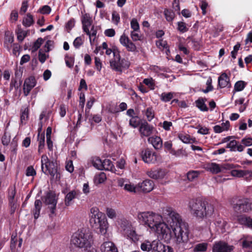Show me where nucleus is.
<instances>
[{"label": "nucleus", "instance_id": "nucleus-1", "mask_svg": "<svg viewBox=\"0 0 252 252\" xmlns=\"http://www.w3.org/2000/svg\"><path fill=\"white\" fill-rule=\"evenodd\" d=\"M139 222L148 227L152 232L162 236L170 231L164 220L170 225L179 243H187L189 240L188 224L183 221L180 215L172 207L166 206L162 210V216L151 211L140 212L137 215Z\"/></svg>", "mask_w": 252, "mask_h": 252}, {"label": "nucleus", "instance_id": "nucleus-2", "mask_svg": "<svg viewBox=\"0 0 252 252\" xmlns=\"http://www.w3.org/2000/svg\"><path fill=\"white\" fill-rule=\"evenodd\" d=\"M188 207L191 214L199 219H203L211 216L214 212V206L212 204L199 199L189 201Z\"/></svg>", "mask_w": 252, "mask_h": 252}, {"label": "nucleus", "instance_id": "nucleus-3", "mask_svg": "<svg viewBox=\"0 0 252 252\" xmlns=\"http://www.w3.org/2000/svg\"><path fill=\"white\" fill-rule=\"evenodd\" d=\"M89 216L92 227L98 230L100 234L105 235L108 227V223L105 215L97 207H94L90 209Z\"/></svg>", "mask_w": 252, "mask_h": 252}, {"label": "nucleus", "instance_id": "nucleus-4", "mask_svg": "<svg viewBox=\"0 0 252 252\" xmlns=\"http://www.w3.org/2000/svg\"><path fill=\"white\" fill-rule=\"evenodd\" d=\"M93 235L90 232L78 231L71 236V245L76 248L83 249L85 251L91 248L93 244Z\"/></svg>", "mask_w": 252, "mask_h": 252}, {"label": "nucleus", "instance_id": "nucleus-5", "mask_svg": "<svg viewBox=\"0 0 252 252\" xmlns=\"http://www.w3.org/2000/svg\"><path fill=\"white\" fill-rule=\"evenodd\" d=\"M41 169L46 175H49L52 178H59L57 170V163L55 159H50L47 155H43L41 158Z\"/></svg>", "mask_w": 252, "mask_h": 252}, {"label": "nucleus", "instance_id": "nucleus-6", "mask_svg": "<svg viewBox=\"0 0 252 252\" xmlns=\"http://www.w3.org/2000/svg\"><path fill=\"white\" fill-rule=\"evenodd\" d=\"M110 65L113 70L121 72L123 69L129 67L130 62L126 59H121L119 51H114V58L110 61Z\"/></svg>", "mask_w": 252, "mask_h": 252}, {"label": "nucleus", "instance_id": "nucleus-7", "mask_svg": "<svg viewBox=\"0 0 252 252\" xmlns=\"http://www.w3.org/2000/svg\"><path fill=\"white\" fill-rule=\"evenodd\" d=\"M43 201L46 205L48 206V208L50 209L51 212L50 217H52V215H55L56 208L58 202V198L56 194L51 191L47 192L44 197Z\"/></svg>", "mask_w": 252, "mask_h": 252}, {"label": "nucleus", "instance_id": "nucleus-8", "mask_svg": "<svg viewBox=\"0 0 252 252\" xmlns=\"http://www.w3.org/2000/svg\"><path fill=\"white\" fill-rule=\"evenodd\" d=\"M252 208V203L248 198L240 199L233 205L234 210L239 213L248 212L251 210Z\"/></svg>", "mask_w": 252, "mask_h": 252}, {"label": "nucleus", "instance_id": "nucleus-9", "mask_svg": "<svg viewBox=\"0 0 252 252\" xmlns=\"http://www.w3.org/2000/svg\"><path fill=\"white\" fill-rule=\"evenodd\" d=\"M141 156L145 163H154L157 161L156 153L148 148L144 149L141 151Z\"/></svg>", "mask_w": 252, "mask_h": 252}, {"label": "nucleus", "instance_id": "nucleus-10", "mask_svg": "<svg viewBox=\"0 0 252 252\" xmlns=\"http://www.w3.org/2000/svg\"><path fill=\"white\" fill-rule=\"evenodd\" d=\"M155 130V127L147 122L142 123L139 127V131L141 137H148L151 135Z\"/></svg>", "mask_w": 252, "mask_h": 252}, {"label": "nucleus", "instance_id": "nucleus-11", "mask_svg": "<svg viewBox=\"0 0 252 252\" xmlns=\"http://www.w3.org/2000/svg\"><path fill=\"white\" fill-rule=\"evenodd\" d=\"M160 242L158 240H154L150 242L148 240H145L141 244V249L143 251L156 252L158 246Z\"/></svg>", "mask_w": 252, "mask_h": 252}, {"label": "nucleus", "instance_id": "nucleus-12", "mask_svg": "<svg viewBox=\"0 0 252 252\" xmlns=\"http://www.w3.org/2000/svg\"><path fill=\"white\" fill-rule=\"evenodd\" d=\"M154 181L149 179L145 180L137 184L139 192H149L154 189Z\"/></svg>", "mask_w": 252, "mask_h": 252}, {"label": "nucleus", "instance_id": "nucleus-13", "mask_svg": "<svg viewBox=\"0 0 252 252\" xmlns=\"http://www.w3.org/2000/svg\"><path fill=\"white\" fill-rule=\"evenodd\" d=\"M166 174V170L162 169H152L147 172V174L150 178L156 180L163 179Z\"/></svg>", "mask_w": 252, "mask_h": 252}, {"label": "nucleus", "instance_id": "nucleus-14", "mask_svg": "<svg viewBox=\"0 0 252 252\" xmlns=\"http://www.w3.org/2000/svg\"><path fill=\"white\" fill-rule=\"evenodd\" d=\"M232 246H230L224 242L220 241L216 243L213 248V252H231Z\"/></svg>", "mask_w": 252, "mask_h": 252}, {"label": "nucleus", "instance_id": "nucleus-15", "mask_svg": "<svg viewBox=\"0 0 252 252\" xmlns=\"http://www.w3.org/2000/svg\"><path fill=\"white\" fill-rule=\"evenodd\" d=\"M36 85V81L33 77H30L26 79L23 85V92L25 96L30 94L32 89Z\"/></svg>", "mask_w": 252, "mask_h": 252}, {"label": "nucleus", "instance_id": "nucleus-16", "mask_svg": "<svg viewBox=\"0 0 252 252\" xmlns=\"http://www.w3.org/2000/svg\"><path fill=\"white\" fill-rule=\"evenodd\" d=\"M81 22L83 31L89 32V28H90L93 25L92 17L90 14H83L81 17Z\"/></svg>", "mask_w": 252, "mask_h": 252}, {"label": "nucleus", "instance_id": "nucleus-17", "mask_svg": "<svg viewBox=\"0 0 252 252\" xmlns=\"http://www.w3.org/2000/svg\"><path fill=\"white\" fill-rule=\"evenodd\" d=\"M16 188L15 186H11L8 189V196L9 204L11 207V210L14 212L16 209V200L15 198L16 194Z\"/></svg>", "mask_w": 252, "mask_h": 252}, {"label": "nucleus", "instance_id": "nucleus-18", "mask_svg": "<svg viewBox=\"0 0 252 252\" xmlns=\"http://www.w3.org/2000/svg\"><path fill=\"white\" fill-rule=\"evenodd\" d=\"M203 168L213 174H218L221 172L220 165L215 162H207L204 165Z\"/></svg>", "mask_w": 252, "mask_h": 252}, {"label": "nucleus", "instance_id": "nucleus-19", "mask_svg": "<svg viewBox=\"0 0 252 252\" xmlns=\"http://www.w3.org/2000/svg\"><path fill=\"white\" fill-rule=\"evenodd\" d=\"M124 236L126 237L127 239H129L131 241L136 243L138 241L141 237V235L138 234L135 231L134 228L132 227L124 234H123Z\"/></svg>", "mask_w": 252, "mask_h": 252}, {"label": "nucleus", "instance_id": "nucleus-20", "mask_svg": "<svg viewBox=\"0 0 252 252\" xmlns=\"http://www.w3.org/2000/svg\"><path fill=\"white\" fill-rule=\"evenodd\" d=\"M80 191L77 190H72L68 192L65 195L64 204L65 206H69L72 204V200L80 195Z\"/></svg>", "mask_w": 252, "mask_h": 252}, {"label": "nucleus", "instance_id": "nucleus-21", "mask_svg": "<svg viewBox=\"0 0 252 252\" xmlns=\"http://www.w3.org/2000/svg\"><path fill=\"white\" fill-rule=\"evenodd\" d=\"M238 142L235 140H231L226 145V148L230 149L231 152L237 151L242 152L244 150V146L241 144H238Z\"/></svg>", "mask_w": 252, "mask_h": 252}, {"label": "nucleus", "instance_id": "nucleus-22", "mask_svg": "<svg viewBox=\"0 0 252 252\" xmlns=\"http://www.w3.org/2000/svg\"><path fill=\"white\" fill-rule=\"evenodd\" d=\"M101 252H118L117 249L111 242H105L100 247Z\"/></svg>", "mask_w": 252, "mask_h": 252}, {"label": "nucleus", "instance_id": "nucleus-23", "mask_svg": "<svg viewBox=\"0 0 252 252\" xmlns=\"http://www.w3.org/2000/svg\"><path fill=\"white\" fill-rule=\"evenodd\" d=\"M238 222L252 229V218L246 216H240L238 218Z\"/></svg>", "mask_w": 252, "mask_h": 252}, {"label": "nucleus", "instance_id": "nucleus-24", "mask_svg": "<svg viewBox=\"0 0 252 252\" xmlns=\"http://www.w3.org/2000/svg\"><path fill=\"white\" fill-rule=\"evenodd\" d=\"M119 223L123 231V234H124L127 231L133 227L131 222L125 218L121 219L120 220Z\"/></svg>", "mask_w": 252, "mask_h": 252}, {"label": "nucleus", "instance_id": "nucleus-25", "mask_svg": "<svg viewBox=\"0 0 252 252\" xmlns=\"http://www.w3.org/2000/svg\"><path fill=\"white\" fill-rule=\"evenodd\" d=\"M229 83V78L225 73L221 74L218 78V86L220 88L227 87Z\"/></svg>", "mask_w": 252, "mask_h": 252}, {"label": "nucleus", "instance_id": "nucleus-26", "mask_svg": "<svg viewBox=\"0 0 252 252\" xmlns=\"http://www.w3.org/2000/svg\"><path fill=\"white\" fill-rule=\"evenodd\" d=\"M148 141L152 144L156 149H159L162 147V142L160 137H150L148 139Z\"/></svg>", "mask_w": 252, "mask_h": 252}, {"label": "nucleus", "instance_id": "nucleus-27", "mask_svg": "<svg viewBox=\"0 0 252 252\" xmlns=\"http://www.w3.org/2000/svg\"><path fill=\"white\" fill-rule=\"evenodd\" d=\"M91 28V30L89 28V32H84L88 35L89 36L90 42L91 45L94 43V40L96 37L97 34V28L94 25H93Z\"/></svg>", "mask_w": 252, "mask_h": 252}, {"label": "nucleus", "instance_id": "nucleus-28", "mask_svg": "<svg viewBox=\"0 0 252 252\" xmlns=\"http://www.w3.org/2000/svg\"><path fill=\"white\" fill-rule=\"evenodd\" d=\"M90 163H91L93 166L96 169L102 170V161L101 159L97 157H92L89 160Z\"/></svg>", "mask_w": 252, "mask_h": 252}, {"label": "nucleus", "instance_id": "nucleus-29", "mask_svg": "<svg viewBox=\"0 0 252 252\" xmlns=\"http://www.w3.org/2000/svg\"><path fill=\"white\" fill-rule=\"evenodd\" d=\"M102 170L110 171L112 172L116 173V170L110 159H105L102 161Z\"/></svg>", "mask_w": 252, "mask_h": 252}, {"label": "nucleus", "instance_id": "nucleus-30", "mask_svg": "<svg viewBox=\"0 0 252 252\" xmlns=\"http://www.w3.org/2000/svg\"><path fill=\"white\" fill-rule=\"evenodd\" d=\"M214 223L218 230H220L221 233L225 231L227 222L224 220L222 219H217Z\"/></svg>", "mask_w": 252, "mask_h": 252}, {"label": "nucleus", "instance_id": "nucleus-31", "mask_svg": "<svg viewBox=\"0 0 252 252\" xmlns=\"http://www.w3.org/2000/svg\"><path fill=\"white\" fill-rule=\"evenodd\" d=\"M37 141L38 142V152L39 154L43 152L45 146V135L44 133H40L39 131L37 135Z\"/></svg>", "mask_w": 252, "mask_h": 252}, {"label": "nucleus", "instance_id": "nucleus-32", "mask_svg": "<svg viewBox=\"0 0 252 252\" xmlns=\"http://www.w3.org/2000/svg\"><path fill=\"white\" fill-rule=\"evenodd\" d=\"M42 202L39 199L35 200L34 208L33 210V214L35 219H37L39 217Z\"/></svg>", "mask_w": 252, "mask_h": 252}, {"label": "nucleus", "instance_id": "nucleus-33", "mask_svg": "<svg viewBox=\"0 0 252 252\" xmlns=\"http://www.w3.org/2000/svg\"><path fill=\"white\" fill-rule=\"evenodd\" d=\"M207 99L205 98H199L195 101L196 106L202 111H207L208 108L207 107L205 102Z\"/></svg>", "mask_w": 252, "mask_h": 252}, {"label": "nucleus", "instance_id": "nucleus-34", "mask_svg": "<svg viewBox=\"0 0 252 252\" xmlns=\"http://www.w3.org/2000/svg\"><path fill=\"white\" fill-rule=\"evenodd\" d=\"M29 32V31H24L21 28H18L16 31L18 41L20 42L23 41L24 38L27 36Z\"/></svg>", "mask_w": 252, "mask_h": 252}, {"label": "nucleus", "instance_id": "nucleus-35", "mask_svg": "<svg viewBox=\"0 0 252 252\" xmlns=\"http://www.w3.org/2000/svg\"><path fill=\"white\" fill-rule=\"evenodd\" d=\"M33 23V17L30 13H28L23 20V25L26 27H30Z\"/></svg>", "mask_w": 252, "mask_h": 252}, {"label": "nucleus", "instance_id": "nucleus-36", "mask_svg": "<svg viewBox=\"0 0 252 252\" xmlns=\"http://www.w3.org/2000/svg\"><path fill=\"white\" fill-rule=\"evenodd\" d=\"M125 189L130 192L137 193L139 192L138 188H137V185L134 186L130 183L126 182V184L125 186Z\"/></svg>", "mask_w": 252, "mask_h": 252}, {"label": "nucleus", "instance_id": "nucleus-37", "mask_svg": "<svg viewBox=\"0 0 252 252\" xmlns=\"http://www.w3.org/2000/svg\"><path fill=\"white\" fill-rule=\"evenodd\" d=\"M106 179V176L104 173L101 172L98 174L95 175L94 177V182L95 184H101Z\"/></svg>", "mask_w": 252, "mask_h": 252}, {"label": "nucleus", "instance_id": "nucleus-38", "mask_svg": "<svg viewBox=\"0 0 252 252\" xmlns=\"http://www.w3.org/2000/svg\"><path fill=\"white\" fill-rule=\"evenodd\" d=\"M129 125L133 128H136L140 125V119L137 116L132 117L129 121Z\"/></svg>", "mask_w": 252, "mask_h": 252}, {"label": "nucleus", "instance_id": "nucleus-39", "mask_svg": "<svg viewBox=\"0 0 252 252\" xmlns=\"http://www.w3.org/2000/svg\"><path fill=\"white\" fill-rule=\"evenodd\" d=\"M173 93H163L160 95L161 101L166 102L169 101L173 97Z\"/></svg>", "mask_w": 252, "mask_h": 252}, {"label": "nucleus", "instance_id": "nucleus-40", "mask_svg": "<svg viewBox=\"0 0 252 252\" xmlns=\"http://www.w3.org/2000/svg\"><path fill=\"white\" fill-rule=\"evenodd\" d=\"M156 252H173V251L170 247L165 246L160 242Z\"/></svg>", "mask_w": 252, "mask_h": 252}, {"label": "nucleus", "instance_id": "nucleus-41", "mask_svg": "<svg viewBox=\"0 0 252 252\" xmlns=\"http://www.w3.org/2000/svg\"><path fill=\"white\" fill-rule=\"evenodd\" d=\"M200 172L199 171L192 170L188 172L187 178L189 181H193L199 175Z\"/></svg>", "mask_w": 252, "mask_h": 252}, {"label": "nucleus", "instance_id": "nucleus-42", "mask_svg": "<svg viewBox=\"0 0 252 252\" xmlns=\"http://www.w3.org/2000/svg\"><path fill=\"white\" fill-rule=\"evenodd\" d=\"M208 247V244L206 243H199L195 245L194 248V252H205Z\"/></svg>", "mask_w": 252, "mask_h": 252}, {"label": "nucleus", "instance_id": "nucleus-43", "mask_svg": "<svg viewBox=\"0 0 252 252\" xmlns=\"http://www.w3.org/2000/svg\"><path fill=\"white\" fill-rule=\"evenodd\" d=\"M246 84L243 81H238L234 85V90L235 92L242 91L245 88Z\"/></svg>", "mask_w": 252, "mask_h": 252}, {"label": "nucleus", "instance_id": "nucleus-44", "mask_svg": "<svg viewBox=\"0 0 252 252\" xmlns=\"http://www.w3.org/2000/svg\"><path fill=\"white\" fill-rule=\"evenodd\" d=\"M29 118V109L28 107L25 108L22 110L21 115V122L22 124H25Z\"/></svg>", "mask_w": 252, "mask_h": 252}, {"label": "nucleus", "instance_id": "nucleus-45", "mask_svg": "<svg viewBox=\"0 0 252 252\" xmlns=\"http://www.w3.org/2000/svg\"><path fill=\"white\" fill-rule=\"evenodd\" d=\"M145 115L147 120L151 122L155 117V112L152 107H148L145 111Z\"/></svg>", "mask_w": 252, "mask_h": 252}, {"label": "nucleus", "instance_id": "nucleus-46", "mask_svg": "<svg viewBox=\"0 0 252 252\" xmlns=\"http://www.w3.org/2000/svg\"><path fill=\"white\" fill-rule=\"evenodd\" d=\"M178 138L185 143H189L191 142L192 139L188 134L185 133H179L178 134Z\"/></svg>", "mask_w": 252, "mask_h": 252}, {"label": "nucleus", "instance_id": "nucleus-47", "mask_svg": "<svg viewBox=\"0 0 252 252\" xmlns=\"http://www.w3.org/2000/svg\"><path fill=\"white\" fill-rule=\"evenodd\" d=\"M165 18L168 22H171L175 16L174 13L171 10L165 9L164 11Z\"/></svg>", "mask_w": 252, "mask_h": 252}, {"label": "nucleus", "instance_id": "nucleus-48", "mask_svg": "<svg viewBox=\"0 0 252 252\" xmlns=\"http://www.w3.org/2000/svg\"><path fill=\"white\" fill-rule=\"evenodd\" d=\"M177 29L181 32L184 33L189 30V28L187 27V25L183 22H178L177 23Z\"/></svg>", "mask_w": 252, "mask_h": 252}, {"label": "nucleus", "instance_id": "nucleus-49", "mask_svg": "<svg viewBox=\"0 0 252 252\" xmlns=\"http://www.w3.org/2000/svg\"><path fill=\"white\" fill-rule=\"evenodd\" d=\"M164 147L166 150H167L168 151H171L170 153L172 154L175 155L176 156H179L178 153L179 152V151L176 152L175 151L172 150V144L171 141L165 142L164 143Z\"/></svg>", "mask_w": 252, "mask_h": 252}, {"label": "nucleus", "instance_id": "nucleus-50", "mask_svg": "<svg viewBox=\"0 0 252 252\" xmlns=\"http://www.w3.org/2000/svg\"><path fill=\"white\" fill-rule=\"evenodd\" d=\"M106 215L107 217L111 219H114L116 218L117 213L115 210L110 208H107L106 209Z\"/></svg>", "mask_w": 252, "mask_h": 252}, {"label": "nucleus", "instance_id": "nucleus-51", "mask_svg": "<svg viewBox=\"0 0 252 252\" xmlns=\"http://www.w3.org/2000/svg\"><path fill=\"white\" fill-rule=\"evenodd\" d=\"M126 48L127 50L129 52H134L136 50V47L135 45L132 43L130 40H128L124 46Z\"/></svg>", "mask_w": 252, "mask_h": 252}, {"label": "nucleus", "instance_id": "nucleus-52", "mask_svg": "<svg viewBox=\"0 0 252 252\" xmlns=\"http://www.w3.org/2000/svg\"><path fill=\"white\" fill-rule=\"evenodd\" d=\"M10 135L9 134L5 132L1 138V143L4 146H7L10 141Z\"/></svg>", "mask_w": 252, "mask_h": 252}, {"label": "nucleus", "instance_id": "nucleus-53", "mask_svg": "<svg viewBox=\"0 0 252 252\" xmlns=\"http://www.w3.org/2000/svg\"><path fill=\"white\" fill-rule=\"evenodd\" d=\"M241 145L245 147H249L252 145V138L245 137L241 140Z\"/></svg>", "mask_w": 252, "mask_h": 252}, {"label": "nucleus", "instance_id": "nucleus-54", "mask_svg": "<svg viewBox=\"0 0 252 252\" xmlns=\"http://www.w3.org/2000/svg\"><path fill=\"white\" fill-rule=\"evenodd\" d=\"M232 176L234 177H241L245 175L244 171L242 170H233L231 172Z\"/></svg>", "mask_w": 252, "mask_h": 252}, {"label": "nucleus", "instance_id": "nucleus-55", "mask_svg": "<svg viewBox=\"0 0 252 252\" xmlns=\"http://www.w3.org/2000/svg\"><path fill=\"white\" fill-rule=\"evenodd\" d=\"M43 40L42 38H38L33 43L32 46L33 51H35L37 50L38 48L40 47L41 44L43 43Z\"/></svg>", "mask_w": 252, "mask_h": 252}, {"label": "nucleus", "instance_id": "nucleus-56", "mask_svg": "<svg viewBox=\"0 0 252 252\" xmlns=\"http://www.w3.org/2000/svg\"><path fill=\"white\" fill-rule=\"evenodd\" d=\"M238 166V165H235L231 163H224L220 165V167L221 168V172L224 170H231L232 169L235 168L236 167Z\"/></svg>", "mask_w": 252, "mask_h": 252}, {"label": "nucleus", "instance_id": "nucleus-57", "mask_svg": "<svg viewBox=\"0 0 252 252\" xmlns=\"http://www.w3.org/2000/svg\"><path fill=\"white\" fill-rule=\"evenodd\" d=\"M130 27L132 29H133V31H139V25L137 21V20L135 18H133L131 20L130 22Z\"/></svg>", "mask_w": 252, "mask_h": 252}, {"label": "nucleus", "instance_id": "nucleus-58", "mask_svg": "<svg viewBox=\"0 0 252 252\" xmlns=\"http://www.w3.org/2000/svg\"><path fill=\"white\" fill-rule=\"evenodd\" d=\"M130 37L134 41L140 40L141 36L139 34V31L131 32Z\"/></svg>", "mask_w": 252, "mask_h": 252}, {"label": "nucleus", "instance_id": "nucleus-59", "mask_svg": "<svg viewBox=\"0 0 252 252\" xmlns=\"http://www.w3.org/2000/svg\"><path fill=\"white\" fill-rule=\"evenodd\" d=\"M17 146H18L17 139L16 137H14L13 139V140L10 144L11 151L13 152H14V153H16Z\"/></svg>", "mask_w": 252, "mask_h": 252}, {"label": "nucleus", "instance_id": "nucleus-60", "mask_svg": "<svg viewBox=\"0 0 252 252\" xmlns=\"http://www.w3.org/2000/svg\"><path fill=\"white\" fill-rule=\"evenodd\" d=\"M240 47V44L239 43H237L233 47V51L231 52V55L232 57L235 59L236 58V55L237 54V52L239 50Z\"/></svg>", "mask_w": 252, "mask_h": 252}, {"label": "nucleus", "instance_id": "nucleus-61", "mask_svg": "<svg viewBox=\"0 0 252 252\" xmlns=\"http://www.w3.org/2000/svg\"><path fill=\"white\" fill-rule=\"evenodd\" d=\"M26 174L27 176H33L35 175L36 172L32 166H30L26 169Z\"/></svg>", "mask_w": 252, "mask_h": 252}, {"label": "nucleus", "instance_id": "nucleus-62", "mask_svg": "<svg viewBox=\"0 0 252 252\" xmlns=\"http://www.w3.org/2000/svg\"><path fill=\"white\" fill-rule=\"evenodd\" d=\"M83 42L81 37H76L73 41V45L76 48H79L83 44Z\"/></svg>", "mask_w": 252, "mask_h": 252}, {"label": "nucleus", "instance_id": "nucleus-63", "mask_svg": "<svg viewBox=\"0 0 252 252\" xmlns=\"http://www.w3.org/2000/svg\"><path fill=\"white\" fill-rule=\"evenodd\" d=\"M65 168L69 172L71 173L74 170L73 162L71 160H68L66 162Z\"/></svg>", "mask_w": 252, "mask_h": 252}, {"label": "nucleus", "instance_id": "nucleus-64", "mask_svg": "<svg viewBox=\"0 0 252 252\" xmlns=\"http://www.w3.org/2000/svg\"><path fill=\"white\" fill-rule=\"evenodd\" d=\"M115 34V31L113 29H108L104 31V34L107 37H113Z\"/></svg>", "mask_w": 252, "mask_h": 252}]
</instances>
